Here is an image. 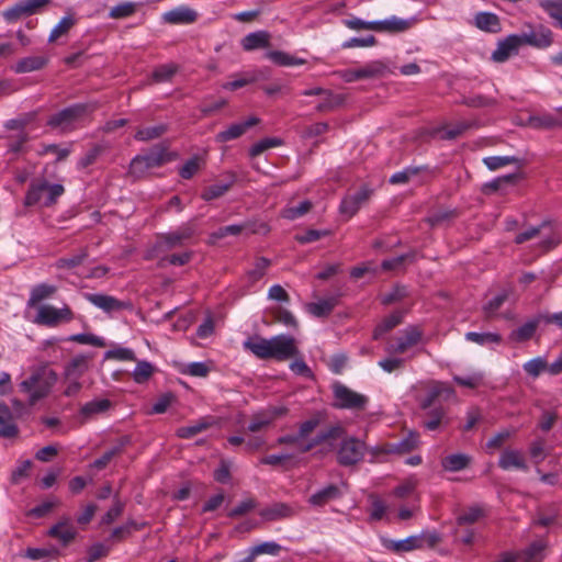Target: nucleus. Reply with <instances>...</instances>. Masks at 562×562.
Masks as SVG:
<instances>
[{
  "instance_id": "obj_1",
  "label": "nucleus",
  "mask_w": 562,
  "mask_h": 562,
  "mask_svg": "<svg viewBox=\"0 0 562 562\" xmlns=\"http://www.w3.org/2000/svg\"><path fill=\"white\" fill-rule=\"evenodd\" d=\"M340 439L336 448V460L342 467H353L361 462L367 452V445L363 440L346 435V429L340 425H334L319 431L315 438L301 446V452H308L316 446L331 440Z\"/></svg>"
},
{
  "instance_id": "obj_2",
  "label": "nucleus",
  "mask_w": 562,
  "mask_h": 562,
  "mask_svg": "<svg viewBox=\"0 0 562 562\" xmlns=\"http://www.w3.org/2000/svg\"><path fill=\"white\" fill-rule=\"evenodd\" d=\"M244 348L259 359L285 361L299 355L296 340L290 335H277L270 339L252 337L244 341Z\"/></svg>"
},
{
  "instance_id": "obj_3",
  "label": "nucleus",
  "mask_w": 562,
  "mask_h": 562,
  "mask_svg": "<svg viewBox=\"0 0 562 562\" xmlns=\"http://www.w3.org/2000/svg\"><path fill=\"white\" fill-rule=\"evenodd\" d=\"M58 379V373L49 363H42L31 369L30 375L20 383V390L27 395L29 403L34 405L50 394Z\"/></svg>"
},
{
  "instance_id": "obj_4",
  "label": "nucleus",
  "mask_w": 562,
  "mask_h": 562,
  "mask_svg": "<svg viewBox=\"0 0 562 562\" xmlns=\"http://www.w3.org/2000/svg\"><path fill=\"white\" fill-rule=\"evenodd\" d=\"M95 109L93 103H76L50 115L46 124L61 133H70L83 127Z\"/></svg>"
},
{
  "instance_id": "obj_5",
  "label": "nucleus",
  "mask_w": 562,
  "mask_h": 562,
  "mask_svg": "<svg viewBox=\"0 0 562 562\" xmlns=\"http://www.w3.org/2000/svg\"><path fill=\"white\" fill-rule=\"evenodd\" d=\"M65 193V188L60 183H49L46 179H35L31 182L25 195L27 206L38 205L49 207L54 205L58 198Z\"/></svg>"
},
{
  "instance_id": "obj_6",
  "label": "nucleus",
  "mask_w": 562,
  "mask_h": 562,
  "mask_svg": "<svg viewBox=\"0 0 562 562\" xmlns=\"http://www.w3.org/2000/svg\"><path fill=\"white\" fill-rule=\"evenodd\" d=\"M440 541V536L436 531L424 530L419 535H412L402 540H393L386 537H381L382 546L396 554H402L415 550L424 549L425 547L434 548Z\"/></svg>"
},
{
  "instance_id": "obj_7",
  "label": "nucleus",
  "mask_w": 562,
  "mask_h": 562,
  "mask_svg": "<svg viewBox=\"0 0 562 562\" xmlns=\"http://www.w3.org/2000/svg\"><path fill=\"white\" fill-rule=\"evenodd\" d=\"M90 361L91 357L78 355L65 364L63 371L64 396L75 397L80 393L82 389L80 379L89 370Z\"/></svg>"
},
{
  "instance_id": "obj_8",
  "label": "nucleus",
  "mask_w": 562,
  "mask_h": 562,
  "mask_svg": "<svg viewBox=\"0 0 562 562\" xmlns=\"http://www.w3.org/2000/svg\"><path fill=\"white\" fill-rule=\"evenodd\" d=\"M74 318L75 314L67 304L59 308L50 304H43L37 307L34 323L46 327H57L60 324L70 323Z\"/></svg>"
},
{
  "instance_id": "obj_9",
  "label": "nucleus",
  "mask_w": 562,
  "mask_h": 562,
  "mask_svg": "<svg viewBox=\"0 0 562 562\" xmlns=\"http://www.w3.org/2000/svg\"><path fill=\"white\" fill-rule=\"evenodd\" d=\"M422 340V331L416 327H407L386 342L384 350L389 356L403 355Z\"/></svg>"
},
{
  "instance_id": "obj_10",
  "label": "nucleus",
  "mask_w": 562,
  "mask_h": 562,
  "mask_svg": "<svg viewBox=\"0 0 562 562\" xmlns=\"http://www.w3.org/2000/svg\"><path fill=\"white\" fill-rule=\"evenodd\" d=\"M170 160L166 148H155L148 154L136 156L131 161V172L142 175L148 169L160 167Z\"/></svg>"
},
{
  "instance_id": "obj_11",
  "label": "nucleus",
  "mask_w": 562,
  "mask_h": 562,
  "mask_svg": "<svg viewBox=\"0 0 562 562\" xmlns=\"http://www.w3.org/2000/svg\"><path fill=\"white\" fill-rule=\"evenodd\" d=\"M289 409L285 406H268L255 414H252L248 430L250 432H258L269 428L278 418L288 414Z\"/></svg>"
},
{
  "instance_id": "obj_12",
  "label": "nucleus",
  "mask_w": 562,
  "mask_h": 562,
  "mask_svg": "<svg viewBox=\"0 0 562 562\" xmlns=\"http://www.w3.org/2000/svg\"><path fill=\"white\" fill-rule=\"evenodd\" d=\"M196 232V227L193 221L182 224L176 231L160 234L158 241L161 246L167 249L183 246L190 240Z\"/></svg>"
},
{
  "instance_id": "obj_13",
  "label": "nucleus",
  "mask_w": 562,
  "mask_h": 562,
  "mask_svg": "<svg viewBox=\"0 0 562 562\" xmlns=\"http://www.w3.org/2000/svg\"><path fill=\"white\" fill-rule=\"evenodd\" d=\"M334 396L336 400L335 406L339 408L362 409L368 403L366 395L359 394L342 384L334 386Z\"/></svg>"
},
{
  "instance_id": "obj_14",
  "label": "nucleus",
  "mask_w": 562,
  "mask_h": 562,
  "mask_svg": "<svg viewBox=\"0 0 562 562\" xmlns=\"http://www.w3.org/2000/svg\"><path fill=\"white\" fill-rule=\"evenodd\" d=\"M371 194L372 190L369 187L363 186L359 191L346 195L339 205L340 214L347 218H351L370 199Z\"/></svg>"
},
{
  "instance_id": "obj_15",
  "label": "nucleus",
  "mask_w": 562,
  "mask_h": 562,
  "mask_svg": "<svg viewBox=\"0 0 562 562\" xmlns=\"http://www.w3.org/2000/svg\"><path fill=\"white\" fill-rule=\"evenodd\" d=\"M83 297L89 303H91L92 305L102 310L105 313H112L122 310H132L131 302L120 301L112 295L103 293H85Z\"/></svg>"
},
{
  "instance_id": "obj_16",
  "label": "nucleus",
  "mask_w": 562,
  "mask_h": 562,
  "mask_svg": "<svg viewBox=\"0 0 562 562\" xmlns=\"http://www.w3.org/2000/svg\"><path fill=\"white\" fill-rule=\"evenodd\" d=\"M385 70V65L381 61L370 63L359 69H346L339 71V77L345 82H353L360 79L375 78L381 76Z\"/></svg>"
},
{
  "instance_id": "obj_17",
  "label": "nucleus",
  "mask_w": 562,
  "mask_h": 562,
  "mask_svg": "<svg viewBox=\"0 0 562 562\" xmlns=\"http://www.w3.org/2000/svg\"><path fill=\"white\" fill-rule=\"evenodd\" d=\"M528 126L537 130H552L562 127V106L555 108L554 112H544L530 115Z\"/></svg>"
},
{
  "instance_id": "obj_18",
  "label": "nucleus",
  "mask_w": 562,
  "mask_h": 562,
  "mask_svg": "<svg viewBox=\"0 0 562 562\" xmlns=\"http://www.w3.org/2000/svg\"><path fill=\"white\" fill-rule=\"evenodd\" d=\"M517 35L521 46L530 45L538 48H544L550 46L552 43L551 31L543 26L530 29L529 31L522 32Z\"/></svg>"
},
{
  "instance_id": "obj_19",
  "label": "nucleus",
  "mask_w": 562,
  "mask_h": 562,
  "mask_svg": "<svg viewBox=\"0 0 562 562\" xmlns=\"http://www.w3.org/2000/svg\"><path fill=\"white\" fill-rule=\"evenodd\" d=\"M198 12L190 7L179 5L165 12L161 20L167 24L187 25L194 23L198 20Z\"/></svg>"
},
{
  "instance_id": "obj_20",
  "label": "nucleus",
  "mask_w": 562,
  "mask_h": 562,
  "mask_svg": "<svg viewBox=\"0 0 562 562\" xmlns=\"http://www.w3.org/2000/svg\"><path fill=\"white\" fill-rule=\"evenodd\" d=\"M521 45L517 34H510L497 43L492 53V59L496 63H504L509 57L517 55Z\"/></svg>"
},
{
  "instance_id": "obj_21",
  "label": "nucleus",
  "mask_w": 562,
  "mask_h": 562,
  "mask_svg": "<svg viewBox=\"0 0 562 562\" xmlns=\"http://www.w3.org/2000/svg\"><path fill=\"white\" fill-rule=\"evenodd\" d=\"M416 22V18L401 19L393 15L385 20L375 21V32L402 33L413 27Z\"/></svg>"
},
{
  "instance_id": "obj_22",
  "label": "nucleus",
  "mask_w": 562,
  "mask_h": 562,
  "mask_svg": "<svg viewBox=\"0 0 562 562\" xmlns=\"http://www.w3.org/2000/svg\"><path fill=\"white\" fill-rule=\"evenodd\" d=\"M450 424L447 409L439 405L425 411L423 426L427 430L434 431L447 427Z\"/></svg>"
},
{
  "instance_id": "obj_23",
  "label": "nucleus",
  "mask_w": 562,
  "mask_h": 562,
  "mask_svg": "<svg viewBox=\"0 0 562 562\" xmlns=\"http://www.w3.org/2000/svg\"><path fill=\"white\" fill-rule=\"evenodd\" d=\"M271 45V34L268 31L259 30L248 33L240 41V46L245 52L265 49Z\"/></svg>"
},
{
  "instance_id": "obj_24",
  "label": "nucleus",
  "mask_w": 562,
  "mask_h": 562,
  "mask_svg": "<svg viewBox=\"0 0 562 562\" xmlns=\"http://www.w3.org/2000/svg\"><path fill=\"white\" fill-rule=\"evenodd\" d=\"M48 535L63 544H68L76 538L77 530L71 519L64 517L49 529Z\"/></svg>"
},
{
  "instance_id": "obj_25",
  "label": "nucleus",
  "mask_w": 562,
  "mask_h": 562,
  "mask_svg": "<svg viewBox=\"0 0 562 562\" xmlns=\"http://www.w3.org/2000/svg\"><path fill=\"white\" fill-rule=\"evenodd\" d=\"M342 496L340 487L336 484H328L313 493L308 498V504L314 507H323L331 501Z\"/></svg>"
},
{
  "instance_id": "obj_26",
  "label": "nucleus",
  "mask_w": 562,
  "mask_h": 562,
  "mask_svg": "<svg viewBox=\"0 0 562 562\" xmlns=\"http://www.w3.org/2000/svg\"><path fill=\"white\" fill-rule=\"evenodd\" d=\"M258 121L259 120L257 117H250L245 122L234 123L229 125L226 130L217 133L215 136V140L217 143H226L236 139L240 137L243 134H245L248 128L256 125Z\"/></svg>"
},
{
  "instance_id": "obj_27",
  "label": "nucleus",
  "mask_w": 562,
  "mask_h": 562,
  "mask_svg": "<svg viewBox=\"0 0 562 562\" xmlns=\"http://www.w3.org/2000/svg\"><path fill=\"white\" fill-rule=\"evenodd\" d=\"M459 212L456 209H438L432 211L427 217L426 222L432 228L446 227L458 218Z\"/></svg>"
},
{
  "instance_id": "obj_28",
  "label": "nucleus",
  "mask_w": 562,
  "mask_h": 562,
  "mask_svg": "<svg viewBox=\"0 0 562 562\" xmlns=\"http://www.w3.org/2000/svg\"><path fill=\"white\" fill-rule=\"evenodd\" d=\"M47 63L48 58L45 56H27L18 60L12 66V70L15 74L32 72L44 68Z\"/></svg>"
},
{
  "instance_id": "obj_29",
  "label": "nucleus",
  "mask_w": 562,
  "mask_h": 562,
  "mask_svg": "<svg viewBox=\"0 0 562 562\" xmlns=\"http://www.w3.org/2000/svg\"><path fill=\"white\" fill-rule=\"evenodd\" d=\"M498 465L503 470L518 469L526 471L528 469L521 452L510 449L502 452L498 460Z\"/></svg>"
},
{
  "instance_id": "obj_30",
  "label": "nucleus",
  "mask_w": 562,
  "mask_h": 562,
  "mask_svg": "<svg viewBox=\"0 0 562 562\" xmlns=\"http://www.w3.org/2000/svg\"><path fill=\"white\" fill-rule=\"evenodd\" d=\"M548 542L544 539L536 540L525 550L518 552L519 560L522 562H541L544 558V550Z\"/></svg>"
},
{
  "instance_id": "obj_31",
  "label": "nucleus",
  "mask_w": 562,
  "mask_h": 562,
  "mask_svg": "<svg viewBox=\"0 0 562 562\" xmlns=\"http://www.w3.org/2000/svg\"><path fill=\"white\" fill-rule=\"evenodd\" d=\"M419 437L415 432L408 434L405 438L395 443H387L381 451L386 453H407L418 447Z\"/></svg>"
},
{
  "instance_id": "obj_32",
  "label": "nucleus",
  "mask_w": 562,
  "mask_h": 562,
  "mask_svg": "<svg viewBox=\"0 0 562 562\" xmlns=\"http://www.w3.org/2000/svg\"><path fill=\"white\" fill-rule=\"evenodd\" d=\"M259 515L269 521L289 518L294 515V510L285 503H274L260 510Z\"/></svg>"
},
{
  "instance_id": "obj_33",
  "label": "nucleus",
  "mask_w": 562,
  "mask_h": 562,
  "mask_svg": "<svg viewBox=\"0 0 562 562\" xmlns=\"http://www.w3.org/2000/svg\"><path fill=\"white\" fill-rule=\"evenodd\" d=\"M474 25L484 32L498 33L501 31V22L498 16L492 12H479L474 16Z\"/></svg>"
},
{
  "instance_id": "obj_34",
  "label": "nucleus",
  "mask_w": 562,
  "mask_h": 562,
  "mask_svg": "<svg viewBox=\"0 0 562 562\" xmlns=\"http://www.w3.org/2000/svg\"><path fill=\"white\" fill-rule=\"evenodd\" d=\"M472 462V457L467 453H452L441 460V467L448 472H459L467 469Z\"/></svg>"
},
{
  "instance_id": "obj_35",
  "label": "nucleus",
  "mask_w": 562,
  "mask_h": 562,
  "mask_svg": "<svg viewBox=\"0 0 562 562\" xmlns=\"http://www.w3.org/2000/svg\"><path fill=\"white\" fill-rule=\"evenodd\" d=\"M212 425V418L203 417L188 426L179 427L176 431V435L182 439H190L196 436L198 434L209 429Z\"/></svg>"
},
{
  "instance_id": "obj_36",
  "label": "nucleus",
  "mask_w": 562,
  "mask_h": 562,
  "mask_svg": "<svg viewBox=\"0 0 562 562\" xmlns=\"http://www.w3.org/2000/svg\"><path fill=\"white\" fill-rule=\"evenodd\" d=\"M112 406L111 401L108 398H98L90 402H87L80 408V415L85 418H92L93 416L103 414L108 412Z\"/></svg>"
},
{
  "instance_id": "obj_37",
  "label": "nucleus",
  "mask_w": 562,
  "mask_h": 562,
  "mask_svg": "<svg viewBox=\"0 0 562 562\" xmlns=\"http://www.w3.org/2000/svg\"><path fill=\"white\" fill-rule=\"evenodd\" d=\"M266 58H268L276 65L283 67L301 66L306 63L304 58L292 56L282 50H269L266 53Z\"/></svg>"
},
{
  "instance_id": "obj_38",
  "label": "nucleus",
  "mask_w": 562,
  "mask_h": 562,
  "mask_svg": "<svg viewBox=\"0 0 562 562\" xmlns=\"http://www.w3.org/2000/svg\"><path fill=\"white\" fill-rule=\"evenodd\" d=\"M76 18L72 14H67L53 27L48 36V43H55L63 36H66L76 24Z\"/></svg>"
},
{
  "instance_id": "obj_39",
  "label": "nucleus",
  "mask_w": 562,
  "mask_h": 562,
  "mask_svg": "<svg viewBox=\"0 0 562 562\" xmlns=\"http://www.w3.org/2000/svg\"><path fill=\"white\" fill-rule=\"evenodd\" d=\"M57 291V288L48 283H40L32 288L30 299L27 302L29 306H35L42 301L53 296Z\"/></svg>"
},
{
  "instance_id": "obj_40",
  "label": "nucleus",
  "mask_w": 562,
  "mask_h": 562,
  "mask_svg": "<svg viewBox=\"0 0 562 562\" xmlns=\"http://www.w3.org/2000/svg\"><path fill=\"white\" fill-rule=\"evenodd\" d=\"M336 305V297L322 299L317 302L310 303L307 305V311L315 317H325L333 312Z\"/></svg>"
},
{
  "instance_id": "obj_41",
  "label": "nucleus",
  "mask_w": 562,
  "mask_h": 562,
  "mask_svg": "<svg viewBox=\"0 0 562 562\" xmlns=\"http://www.w3.org/2000/svg\"><path fill=\"white\" fill-rule=\"evenodd\" d=\"M140 4L142 3L132 1L120 2L111 8L109 11V18L114 20L130 18L135 14Z\"/></svg>"
},
{
  "instance_id": "obj_42",
  "label": "nucleus",
  "mask_w": 562,
  "mask_h": 562,
  "mask_svg": "<svg viewBox=\"0 0 562 562\" xmlns=\"http://www.w3.org/2000/svg\"><path fill=\"white\" fill-rule=\"evenodd\" d=\"M403 314L401 312H394L386 316L373 330V339H379L382 335L390 331L398 324L402 323Z\"/></svg>"
},
{
  "instance_id": "obj_43",
  "label": "nucleus",
  "mask_w": 562,
  "mask_h": 562,
  "mask_svg": "<svg viewBox=\"0 0 562 562\" xmlns=\"http://www.w3.org/2000/svg\"><path fill=\"white\" fill-rule=\"evenodd\" d=\"M168 131L166 124H158L155 126L140 127L136 131L134 138L139 142H149L159 138Z\"/></svg>"
},
{
  "instance_id": "obj_44",
  "label": "nucleus",
  "mask_w": 562,
  "mask_h": 562,
  "mask_svg": "<svg viewBox=\"0 0 562 562\" xmlns=\"http://www.w3.org/2000/svg\"><path fill=\"white\" fill-rule=\"evenodd\" d=\"M322 97L323 100L316 106L318 112L333 111L334 109L340 106L345 101V98L341 94H336L331 90L327 89Z\"/></svg>"
},
{
  "instance_id": "obj_45",
  "label": "nucleus",
  "mask_w": 562,
  "mask_h": 562,
  "mask_svg": "<svg viewBox=\"0 0 562 562\" xmlns=\"http://www.w3.org/2000/svg\"><path fill=\"white\" fill-rule=\"evenodd\" d=\"M313 207V204L308 200L302 201L297 206L288 205L282 210V217L286 218L289 221H294L296 218H300L304 216L306 213H308Z\"/></svg>"
},
{
  "instance_id": "obj_46",
  "label": "nucleus",
  "mask_w": 562,
  "mask_h": 562,
  "mask_svg": "<svg viewBox=\"0 0 562 562\" xmlns=\"http://www.w3.org/2000/svg\"><path fill=\"white\" fill-rule=\"evenodd\" d=\"M465 339L471 342H475L481 346L499 344L502 341V337L497 333H475L469 331L465 334Z\"/></svg>"
},
{
  "instance_id": "obj_47",
  "label": "nucleus",
  "mask_w": 562,
  "mask_h": 562,
  "mask_svg": "<svg viewBox=\"0 0 562 562\" xmlns=\"http://www.w3.org/2000/svg\"><path fill=\"white\" fill-rule=\"evenodd\" d=\"M537 326V321H529L514 330L510 334V339L517 342L526 341L535 335Z\"/></svg>"
},
{
  "instance_id": "obj_48",
  "label": "nucleus",
  "mask_w": 562,
  "mask_h": 562,
  "mask_svg": "<svg viewBox=\"0 0 562 562\" xmlns=\"http://www.w3.org/2000/svg\"><path fill=\"white\" fill-rule=\"evenodd\" d=\"M459 103L469 108L477 109L494 106L496 104V100L483 94H475L470 97H462Z\"/></svg>"
},
{
  "instance_id": "obj_49",
  "label": "nucleus",
  "mask_w": 562,
  "mask_h": 562,
  "mask_svg": "<svg viewBox=\"0 0 562 562\" xmlns=\"http://www.w3.org/2000/svg\"><path fill=\"white\" fill-rule=\"evenodd\" d=\"M178 71V66L176 64H165L155 68L153 71V81L154 82H167L170 81L175 74Z\"/></svg>"
},
{
  "instance_id": "obj_50",
  "label": "nucleus",
  "mask_w": 562,
  "mask_h": 562,
  "mask_svg": "<svg viewBox=\"0 0 562 562\" xmlns=\"http://www.w3.org/2000/svg\"><path fill=\"white\" fill-rule=\"evenodd\" d=\"M87 257V249H81L78 254H75L70 257L59 258L56 261V267L58 269H72L80 266Z\"/></svg>"
},
{
  "instance_id": "obj_51",
  "label": "nucleus",
  "mask_w": 562,
  "mask_h": 562,
  "mask_svg": "<svg viewBox=\"0 0 562 562\" xmlns=\"http://www.w3.org/2000/svg\"><path fill=\"white\" fill-rule=\"evenodd\" d=\"M233 181L227 183H215L205 188L201 194L204 201H212L224 195L232 187Z\"/></svg>"
},
{
  "instance_id": "obj_52",
  "label": "nucleus",
  "mask_w": 562,
  "mask_h": 562,
  "mask_svg": "<svg viewBox=\"0 0 562 562\" xmlns=\"http://www.w3.org/2000/svg\"><path fill=\"white\" fill-rule=\"evenodd\" d=\"M282 144V139L278 137H267L254 144L249 150V154L251 157H256L266 151L267 149L281 146Z\"/></svg>"
},
{
  "instance_id": "obj_53",
  "label": "nucleus",
  "mask_w": 562,
  "mask_h": 562,
  "mask_svg": "<svg viewBox=\"0 0 562 562\" xmlns=\"http://www.w3.org/2000/svg\"><path fill=\"white\" fill-rule=\"evenodd\" d=\"M246 228H247L246 224H233V225L223 226V227L218 228L216 232H213L210 235V239L212 243H215L216 240L222 239L228 235L237 236Z\"/></svg>"
},
{
  "instance_id": "obj_54",
  "label": "nucleus",
  "mask_w": 562,
  "mask_h": 562,
  "mask_svg": "<svg viewBox=\"0 0 562 562\" xmlns=\"http://www.w3.org/2000/svg\"><path fill=\"white\" fill-rule=\"evenodd\" d=\"M59 505V501L56 497L44 501L40 505L33 507L27 512V516L34 518H42L50 513L56 506Z\"/></svg>"
},
{
  "instance_id": "obj_55",
  "label": "nucleus",
  "mask_w": 562,
  "mask_h": 562,
  "mask_svg": "<svg viewBox=\"0 0 562 562\" xmlns=\"http://www.w3.org/2000/svg\"><path fill=\"white\" fill-rule=\"evenodd\" d=\"M280 550H281V547L277 542H273V541L262 542V543L251 548V551L249 554V561H254V559L260 554L277 555L280 552Z\"/></svg>"
},
{
  "instance_id": "obj_56",
  "label": "nucleus",
  "mask_w": 562,
  "mask_h": 562,
  "mask_svg": "<svg viewBox=\"0 0 562 562\" xmlns=\"http://www.w3.org/2000/svg\"><path fill=\"white\" fill-rule=\"evenodd\" d=\"M484 516V512L479 506H472L461 513L458 518V525H471L476 522L480 518Z\"/></svg>"
},
{
  "instance_id": "obj_57",
  "label": "nucleus",
  "mask_w": 562,
  "mask_h": 562,
  "mask_svg": "<svg viewBox=\"0 0 562 562\" xmlns=\"http://www.w3.org/2000/svg\"><path fill=\"white\" fill-rule=\"evenodd\" d=\"M260 79V71H254L247 74L245 77L235 79L233 81L226 82L223 85V88L226 90H237L239 88H243L247 85L254 83L257 80Z\"/></svg>"
},
{
  "instance_id": "obj_58",
  "label": "nucleus",
  "mask_w": 562,
  "mask_h": 562,
  "mask_svg": "<svg viewBox=\"0 0 562 562\" xmlns=\"http://www.w3.org/2000/svg\"><path fill=\"white\" fill-rule=\"evenodd\" d=\"M442 392V387L440 383H432L428 389L427 394L424 398H422L419 406L423 411L435 407L434 404L436 400L440 396Z\"/></svg>"
},
{
  "instance_id": "obj_59",
  "label": "nucleus",
  "mask_w": 562,
  "mask_h": 562,
  "mask_svg": "<svg viewBox=\"0 0 562 562\" xmlns=\"http://www.w3.org/2000/svg\"><path fill=\"white\" fill-rule=\"evenodd\" d=\"M524 370L531 378H538L541 372L547 370V360L542 357L533 358L524 364Z\"/></svg>"
},
{
  "instance_id": "obj_60",
  "label": "nucleus",
  "mask_w": 562,
  "mask_h": 562,
  "mask_svg": "<svg viewBox=\"0 0 562 562\" xmlns=\"http://www.w3.org/2000/svg\"><path fill=\"white\" fill-rule=\"evenodd\" d=\"M154 372L151 363L147 361H138L134 371L133 379L136 383H144L147 381Z\"/></svg>"
},
{
  "instance_id": "obj_61",
  "label": "nucleus",
  "mask_w": 562,
  "mask_h": 562,
  "mask_svg": "<svg viewBox=\"0 0 562 562\" xmlns=\"http://www.w3.org/2000/svg\"><path fill=\"white\" fill-rule=\"evenodd\" d=\"M270 263V260L265 257L258 258L254 263V268L249 270L247 273L249 280L251 282L260 280L266 274V271L269 268Z\"/></svg>"
},
{
  "instance_id": "obj_62",
  "label": "nucleus",
  "mask_w": 562,
  "mask_h": 562,
  "mask_svg": "<svg viewBox=\"0 0 562 562\" xmlns=\"http://www.w3.org/2000/svg\"><path fill=\"white\" fill-rule=\"evenodd\" d=\"M25 16H29L27 13H26V8H25V3L23 0H20L19 2H16L14 5L8 8L4 12H3V18L8 21V22H16L19 21L20 19L22 18H25Z\"/></svg>"
},
{
  "instance_id": "obj_63",
  "label": "nucleus",
  "mask_w": 562,
  "mask_h": 562,
  "mask_svg": "<svg viewBox=\"0 0 562 562\" xmlns=\"http://www.w3.org/2000/svg\"><path fill=\"white\" fill-rule=\"evenodd\" d=\"M387 512V505L379 497H371L370 520L379 521L383 519Z\"/></svg>"
},
{
  "instance_id": "obj_64",
  "label": "nucleus",
  "mask_w": 562,
  "mask_h": 562,
  "mask_svg": "<svg viewBox=\"0 0 562 562\" xmlns=\"http://www.w3.org/2000/svg\"><path fill=\"white\" fill-rule=\"evenodd\" d=\"M543 8L555 21V25L562 29V1H547L543 3Z\"/></svg>"
}]
</instances>
